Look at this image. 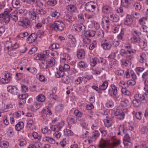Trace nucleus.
Returning <instances> with one entry per match:
<instances>
[{"instance_id":"nucleus-1","label":"nucleus","mask_w":148,"mask_h":148,"mask_svg":"<svg viewBox=\"0 0 148 148\" xmlns=\"http://www.w3.org/2000/svg\"><path fill=\"white\" fill-rule=\"evenodd\" d=\"M4 50L5 52V56L8 58L10 56H15V52L14 51L11 49H15L18 48L19 47V44L14 39H11L10 41H7L4 43Z\"/></svg>"},{"instance_id":"nucleus-2","label":"nucleus","mask_w":148,"mask_h":148,"mask_svg":"<svg viewBox=\"0 0 148 148\" xmlns=\"http://www.w3.org/2000/svg\"><path fill=\"white\" fill-rule=\"evenodd\" d=\"M94 15H89L87 17L88 21L87 24L88 27L90 28H95L98 29L100 27V25L95 21L91 19L94 18Z\"/></svg>"},{"instance_id":"nucleus-3","label":"nucleus","mask_w":148,"mask_h":148,"mask_svg":"<svg viewBox=\"0 0 148 148\" xmlns=\"http://www.w3.org/2000/svg\"><path fill=\"white\" fill-rule=\"evenodd\" d=\"M108 94L112 97L115 100L118 99L119 96L118 95L117 87L114 84H111L109 86L108 90Z\"/></svg>"},{"instance_id":"nucleus-4","label":"nucleus","mask_w":148,"mask_h":148,"mask_svg":"<svg viewBox=\"0 0 148 148\" xmlns=\"http://www.w3.org/2000/svg\"><path fill=\"white\" fill-rule=\"evenodd\" d=\"M65 27V24L61 21H56L51 25V27L56 31H62Z\"/></svg>"},{"instance_id":"nucleus-5","label":"nucleus","mask_w":148,"mask_h":148,"mask_svg":"<svg viewBox=\"0 0 148 148\" xmlns=\"http://www.w3.org/2000/svg\"><path fill=\"white\" fill-rule=\"evenodd\" d=\"M97 5V3L93 1H90L85 4V8L88 12H93L94 11Z\"/></svg>"},{"instance_id":"nucleus-6","label":"nucleus","mask_w":148,"mask_h":148,"mask_svg":"<svg viewBox=\"0 0 148 148\" xmlns=\"http://www.w3.org/2000/svg\"><path fill=\"white\" fill-rule=\"evenodd\" d=\"M65 123L64 121H61L56 125H51L50 128L53 131L58 132L64 126Z\"/></svg>"},{"instance_id":"nucleus-7","label":"nucleus","mask_w":148,"mask_h":148,"mask_svg":"<svg viewBox=\"0 0 148 148\" xmlns=\"http://www.w3.org/2000/svg\"><path fill=\"white\" fill-rule=\"evenodd\" d=\"M8 91L13 95H17L18 94L19 91L17 87L12 85H9L7 88Z\"/></svg>"},{"instance_id":"nucleus-8","label":"nucleus","mask_w":148,"mask_h":148,"mask_svg":"<svg viewBox=\"0 0 148 148\" xmlns=\"http://www.w3.org/2000/svg\"><path fill=\"white\" fill-rule=\"evenodd\" d=\"M102 22L103 24L102 27L105 30L106 32H108L110 29L109 25L110 24L109 20L106 17H103L102 18Z\"/></svg>"},{"instance_id":"nucleus-9","label":"nucleus","mask_w":148,"mask_h":148,"mask_svg":"<svg viewBox=\"0 0 148 148\" xmlns=\"http://www.w3.org/2000/svg\"><path fill=\"white\" fill-rule=\"evenodd\" d=\"M18 24L19 25L22 26L23 27L26 28L30 25V22L28 19L25 18L22 21H19Z\"/></svg>"},{"instance_id":"nucleus-10","label":"nucleus","mask_w":148,"mask_h":148,"mask_svg":"<svg viewBox=\"0 0 148 148\" xmlns=\"http://www.w3.org/2000/svg\"><path fill=\"white\" fill-rule=\"evenodd\" d=\"M72 28L75 30L80 32L84 31L85 29V26L82 23L80 24H75L73 25Z\"/></svg>"},{"instance_id":"nucleus-11","label":"nucleus","mask_w":148,"mask_h":148,"mask_svg":"<svg viewBox=\"0 0 148 148\" xmlns=\"http://www.w3.org/2000/svg\"><path fill=\"white\" fill-rule=\"evenodd\" d=\"M29 14L30 16V20L33 22L36 23L38 20V15L34 11L29 12Z\"/></svg>"},{"instance_id":"nucleus-12","label":"nucleus","mask_w":148,"mask_h":148,"mask_svg":"<svg viewBox=\"0 0 148 148\" xmlns=\"http://www.w3.org/2000/svg\"><path fill=\"white\" fill-rule=\"evenodd\" d=\"M101 45L103 49L106 50L110 49L112 46L111 44L107 42L106 40H103L102 41Z\"/></svg>"},{"instance_id":"nucleus-13","label":"nucleus","mask_w":148,"mask_h":148,"mask_svg":"<svg viewBox=\"0 0 148 148\" xmlns=\"http://www.w3.org/2000/svg\"><path fill=\"white\" fill-rule=\"evenodd\" d=\"M42 106V104L39 103L35 102L31 105L30 109L33 111H36L40 108Z\"/></svg>"},{"instance_id":"nucleus-14","label":"nucleus","mask_w":148,"mask_h":148,"mask_svg":"<svg viewBox=\"0 0 148 148\" xmlns=\"http://www.w3.org/2000/svg\"><path fill=\"white\" fill-rule=\"evenodd\" d=\"M64 71L62 69V67L60 66L58 68H57V71L55 74L56 77L58 78H60L64 76Z\"/></svg>"},{"instance_id":"nucleus-15","label":"nucleus","mask_w":148,"mask_h":148,"mask_svg":"<svg viewBox=\"0 0 148 148\" xmlns=\"http://www.w3.org/2000/svg\"><path fill=\"white\" fill-rule=\"evenodd\" d=\"M37 36L34 33L32 34L29 35L26 39L27 43H31L34 42L36 39Z\"/></svg>"},{"instance_id":"nucleus-16","label":"nucleus","mask_w":148,"mask_h":148,"mask_svg":"<svg viewBox=\"0 0 148 148\" xmlns=\"http://www.w3.org/2000/svg\"><path fill=\"white\" fill-rule=\"evenodd\" d=\"M133 0H121L122 6L125 8H128L132 3Z\"/></svg>"},{"instance_id":"nucleus-17","label":"nucleus","mask_w":148,"mask_h":148,"mask_svg":"<svg viewBox=\"0 0 148 148\" xmlns=\"http://www.w3.org/2000/svg\"><path fill=\"white\" fill-rule=\"evenodd\" d=\"M138 45L142 49L146 50L147 47V42L146 40L141 38L139 42Z\"/></svg>"},{"instance_id":"nucleus-18","label":"nucleus","mask_w":148,"mask_h":148,"mask_svg":"<svg viewBox=\"0 0 148 148\" xmlns=\"http://www.w3.org/2000/svg\"><path fill=\"white\" fill-rule=\"evenodd\" d=\"M116 53H115L112 52L108 56L109 60L111 62V64L113 63L114 65H116V61L114 59Z\"/></svg>"},{"instance_id":"nucleus-19","label":"nucleus","mask_w":148,"mask_h":148,"mask_svg":"<svg viewBox=\"0 0 148 148\" xmlns=\"http://www.w3.org/2000/svg\"><path fill=\"white\" fill-rule=\"evenodd\" d=\"M61 57L62 60L66 62H69L72 59L69 54L66 53H63Z\"/></svg>"},{"instance_id":"nucleus-20","label":"nucleus","mask_w":148,"mask_h":148,"mask_svg":"<svg viewBox=\"0 0 148 148\" xmlns=\"http://www.w3.org/2000/svg\"><path fill=\"white\" fill-rule=\"evenodd\" d=\"M133 19L131 16L127 15L125 19V20L124 22V24L130 26L133 22Z\"/></svg>"},{"instance_id":"nucleus-21","label":"nucleus","mask_w":148,"mask_h":148,"mask_svg":"<svg viewBox=\"0 0 148 148\" xmlns=\"http://www.w3.org/2000/svg\"><path fill=\"white\" fill-rule=\"evenodd\" d=\"M17 63L19 66L24 67H25L28 64V60L25 59L18 60L17 61Z\"/></svg>"},{"instance_id":"nucleus-22","label":"nucleus","mask_w":148,"mask_h":148,"mask_svg":"<svg viewBox=\"0 0 148 148\" xmlns=\"http://www.w3.org/2000/svg\"><path fill=\"white\" fill-rule=\"evenodd\" d=\"M146 55L145 53H141L140 54L138 58L139 62L141 63H144L146 62Z\"/></svg>"},{"instance_id":"nucleus-23","label":"nucleus","mask_w":148,"mask_h":148,"mask_svg":"<svg viewBox=\"0 0 148 148\" xmlns=\"http://www.w3.org/2000/svg\"><path fill=\"white\" fill-rule=\"evenodd\" d=\"M119 27L118 25L110 24L109 25L110 29L108 31L111 30L113 33H116L119 31Z\"/></svg>"},{"instance_id":"nucleus-24","label":"nucleus","mask_w":148,"mask_h":148,"mask_svg":"<svg viewBox=\"0 0 148 148\" xmlns=\"http://www.w3.org/2000/svg\"><path fill=\"white\" fill-rule=\"evenodd\" d=\"M78 58L82 59L84 58L85 56V52L82 49L78 50L77 52V54Z\"/></svg>"},{"instance_id":"nucleus-25","label":"nucleus","mask_w":148,"mask_h":148,"mask_svg":"<svg viewBox=\"0 0 148 148\" xmlns=\"http://www.w3.org/2000/svg\"><path fill=\"white\" fill-rule=\"evenodd\" d=\"M143 80L145 86H148V71L144 72L142 75Z\"/></svg>"},{"instance_id":"nucleus-26","label":"nucleus","mask_w":148,"mask_h":148,"mask_svg":"<svg viewBox=\"0 0 148 148\" xmlns=\"http://www.w3.org/2000/svg\"><path fill=\"white\" fill-rule=\"evenodd\" d=\"M12 7L15 8H19L21 6L20 0H12Z\"/></svg>"},{"instance_id":"nucleus-27","label":"nucleus","mask_w":148,"mask_h":148,"mask_svg":"<svg viewBox=\"0 0 148 148\" xmlns=\"http://www.w3.org/2000/svg\"><path fill=\"white\" fill-rule=\"evenodd\" d=\"M115 114L117 116V118L120 119H123L125 116L123 112L122 111H119L118 110H116Z\"/></svg>"},{"instance_id":"nucleus-28","label":"nucleus","mask_w":148,"mask_h":148,"mask_svg":"<svg viewBox=\"0 0 148 148\" xmlns=\"http://www.w3.org/2000/svg\"><path fill=\"white\" fill-rule=\"evenodd\" d=\"M42 140L44 142H48L54 144L56 143L55 140L52 138L49 137H44L43 138Z\"/></svg>"},{"instance_id":"nucleus-29","label":"nucleus","mask_w":148,"mask_h":148,"mask_svg":"<svg viewBox=\"0 0 148 148\" xmlns=\"http://www.w3.org/2000/svg\"><path fill=\"white\" fill-rule=\"evenodd\" d=\"M108 143H107L106 140L103 139H102L99 142V147L100 148H105V147H109V146L108 144Z\"/></svg>"},{"instance_id":"nucleus-30","label":"nucleus","mask_w":148,"mask_h":148,"mask_svg":"<svg viewBox=\"0 0 148 148\" xmlns=\"http://www.w3.org/2000/svg\"><path fill=\"white\" fill-rule=\"evenodd\" d=\"M141 38L134 36L131 37L130 39V42L133 44H138L140 41Z\"/></svg>"},{"instance_id":"nucleus-31","label":"nucleus","mask_w":148,"mask_h":148,"mask_svg":"<svg viewBox=\"0 0 148 148\" xmlns=\"http://www.w3.org/2000/svg\"><path fill=\"white\" fill-rule=\"evenodd\" d=\"M66 9L68 11L71 12H74L76 10V6L72 4L68 5L66 7Z\"/></svg>"},{"instance_id":"nucleus-32","label":"nucleus","mask_w":148,"mask_h":148,"mask_svg":"<svg viewBox=\"0 0 148 148\" xmlns=\"http://www.w3.org/2000/svg\"><path fill=\"white\" fill-rule=\"evenodd\" d=\"M106 141L107 143H108V144L109 146V147L110 148H115L116 145L119 144L121 142L120 140H115L114 142L113 143H110L108 140H106Z\"/></svg>"},{"instance_id":"nucleus-33","label":"nucleus","mask_w":148,"mask_h":148,"mask_svg":"<svg viewBox=\"0 0 148 148\" xmlns=\"http://www.w3.org/2000/svg\"><path fill=\"white\" fill-rule=\"evenodd\" d=\"M36 76V77L41 82H45L47 81V79L41 73H37Z\"/></svg>"},{"instance_id":"nucleus-34","label":"nucleus","mask_w":148,"mask_h":148,"mask_svg":"<svg viewBox=\"0 0 148 148\" xmlns=\"http://www.w3.org/2000/svg\"><path fill=\"white\" fill-rule=\"evenodd\" d=\"M69 137L68 136H66L65 138H63L62 140L60 142V144L62 147H64L66 144L69 143Z\"/></svg>"},{"instance_id":"nucleus-35","label":"nucleus","mask_w":148,"mask_h":148,"mask_svg":"<svg viewBox=\"0 0 148 148\" xmlns=\"http://www.w3.org/2000/svg\"><path fill=\"white\" fill-rule=\"evenodd\" d=\"M112 11V8L108 5L103 6L102 8V12L104 13H109Z\"/></svg>"},{"instance_id":"nucleus-36","label":"nucleus","mask_w":148,"mask_h":148,"mask_svg":"<svg viewBox=\"0 0 148 148\" xmlns=\"http://www.w3.org/2000/svg\"><path fill=\"white\" fill-rule=\"evenodd\" d=\"M73 47L72 45L70 42L67 41L63 46V49H65L68 52H71V48Z\"/></svg>"},{"instance_id":"nucleus-37","label":"nucleus","mask_w":148,"mask_h":148,"mask_svg":"<svg viewBox=\"0 0 148 148\" xmlns=\"http://www.w3.org/2000/svg\"><path fill=\"white\" fill-rule=\"evenodd\" d=\"M104 123L105 126L109 127L110 126L112 123V119L109 117H106V118L104 120Z\"/></svg>"},{"instance_id":"nucleus-38","label":"nucleus","mask_w":148,"mask_h":148,"mask_svg":"<svg viewBox=\"0 0 148 148\" xmlns=\"http://www.w3.org/2000/svg\"><path fill=\"white\" fill-rule=\"evenodd\" d=\"M114 105V103L112 99L108 100L106 102L105 106L108 108L113 107Z\"/></svg>"},{"instance_id":"nucleus-39","label":"nucleus","mask_w":148,"mask_h":148,"mask_svg":"<svg viewBox=\"0 0 148 148\" xmlns=\"http://www.w3.org/2000/svg\"><path fill=\"white\" fill-rule=\"evenodd\" d=\"M24 124L23 122H19L16 125L15 129L17 131H20L24 127Z\"/></svg>"},{"instance_id":"nucleus-40","label":"nucleus","mask_w":148,"mask_h":148,"mask_svg":"<svg viewBox=\"0 0 148 148\" xmlns=\"http://www.w3.org/2000/svg\"><path fill=\"white\" fill-rule=\"evenodd\" d=\"M95 31L91 30L86 31L84 33L85 36L86 37H94L95 35Z\"/></svg>"},{"instance_id":"nucleus-41","label":"nucleus","mask_w":148,"mask_h":148,"mask_svg":"<svg viewBox=\"0 0 148 148\" xmlns=\"http://www.w3.org/2000/svg\"><path fill=\"white\" fill-rule=\"evenodd\" d=\"M110 20L113 22H117L119 20V16L116 14H112L110 15Z\"/></svg>"},{"instance_id":"nucleus-42","label":"nucleus","mask_w":148,"mask_h":148,"mask_svg":"<svg viewBox=\"0 0 148 148\" xmlns=\"http://www.w3.org/2000/svg\"><path fill=\"white\" fill-rule=\"evenodd\" d=\"M130 104L129 101L126 99H124L121 101V106L124 109V108L127 107Z\"/></svg>"},{"instance_id":"nucleus-43","label":"nucleus","mask_w":148,"mask_h":148,"mask_svg":"<svg viewBox=\"0 0 148 148\" xmlns=\"http://www.w3.org/2000/svg\"><path fill=\"white\" fill-rule=\"evenodd\" d=\"M41 112L43 116H45V115H51L52 113L51 110L48 108L43 109Z\"/></svg>"},{"instance_id":"nucleus-44","label":"nucleus","mask_w":148,"mask_h":148,"mask_svg":"<svg viewBox=\"0 0 148 148\" xmlns=\"http://www.w3.org/2000/svg\"><path fill=\"white\" fill-rule=\"evenodd\" d=\"M9 146V142L6 140H3L0 141V147L1 148H7Z\"/></svg>"},{"instance_id":"nucleus-45","label":"nucleus","mask_w":148,"mask_h":148,"mask_svg":"<svg viewBox=\"0 0 148 148\" xmlns=\"http://www.w3.org/2000/svg\"><path fill=\"white\" fill-rule=\"evenodd\" d=\"M0 18H3V20L6 23L9 22L10 20V17L9 15H4L3 14H0Z\"/></svg>"},{"instance_id":"nucleus-46","label":"nucleus","mask_w":148,"mask_h":148,"mask_svg":"<svg viewBox=\"0 0 148 148\" xmlns=\"http://www.w3.org/2000/svg\"><path fill=\"white\" fill-rule=\"evenodd\" d=\"M146 95V94L142 95L137 94L135 95L134 98L135 99H138L141 101H144L145 100V96Z\"/></svg>"},{"instance_id":"nucleus-47","label":"nucleus","mask_w":148,"mask_h":148,"mask_svg":"<svg viewBox=\"0 0 148 148\" xmlns=\"http://www.w3.org/2000/svg\"><path fill=\"white\" fill-rule=\"evenodd\" d=\"M45 58V56L42 54L37 53L35 54L34 56V58L35 60H41Z\"/></svg>"},{"instance_id":"nucleus-48","label":"nucleus","mask_w":148,"mask_h":148,"mask_svg":"<svg viewBox=\"0 0 148 148\" xmlns=\"http://www.w3.org/2000/svg\"><path fill=\"white\" fill-rule=\"evenodd\" d=\"M130 138L128 135L126 134L123 138V143L125 145L127 146L128 144L130 143Z\"/></svg>"},{"instance_id":"nucleus-49","label":"nucleus","mask_w":148,"mask_h":148,"mask_svg":"<svg viewBox=\"0 0 148 148\" xmlns=\"http://www.w3.org/2000/svg\"><path fill=\"white\" fill-rule=\"evenodd\" d=\"M47 65L49 66H53L55 64V60L53 58H51L50 59L47 60Z\"/></svg>"},{"instance_id":"nucleus-50","label":"nucleus","mask_w":148,"mask_h":148,"mask_svg":"<svg viewBox=\"0 0 148 148\" xmlns=\"http://www.w3.org/2000/svg\"><path fill=\"white\" fill-rule=\"evenodd\" d=\"M69 38L71 40V45L73 47H75L77 41L75 38L71 35H69L68 36Z\"/></svg>"},{"instance_id":"nucleus-51","label":"nucleus","mask_w":148,"mask_h":148,"mask_svg":"<svg viewBox=\"0 0 148 148\" xmlns=\"http://www.w3.org/2000/svg\"><path fill=\"white\" fill-rule=\"evenodd\" d=\"M139 24L143 26L147 24L148 22L146 17H142L138 21Z\"/></svg>"},{"instance_id":"nucleus-52","label":"nucleus","mask_w":148,"mask_h":148,"mask_svg":"<svg viewBox=\"0 0 148 148\" xmlns=\"http://www.w3.org/2000/svg\"><path fill=\"white\" fill-rule=\"evenodd\" d=\"M34 126V123L33 120L29 119L27 121V127L31 130Z\"/></svg>"},{"instance_id":"nucleus-53","label":"nucleus","mask_w":148,"mask_h":148,"mask_svg":"<svg viewBox=\"0 0 148 148\" xmlns=\"http://www.w3.org/2000/svg\"><path fill=\"white\" fill-rule=\"evenodd\" d=\"M36 99L39 102H42L45 100V97L43 95L40 94L37 96Z\"/></svg>"},{"instance_id":"nucleus-54","label":"nucleus","mask_w":148,"mask_h":148,"mask_svg":"<svg viewBox=\"0 0 148 148\" xmlns=\"http://www.w3.org/2000/svg\"><path fill=\"white\" fill-rule=\"evenodd\" d=\"M98 61V59L96 58H92L90 60V65L92 66H94Z\"/></svg>"},{"instance_id":"nucleus-55","label":"nucleus","mask_w":148,"mask_h":148,"mask_svg":"<svg viewBox=\"0 0 148 148\" xmlns=\"http://www.w3.org/2000/svg\"><path fill=\"white\" fill-rule=\"evenodd\" d=\"M108 86V83L106 81H104L102 84L99 86V89L101 90H106Z\"/></svg>"},{"instance_id":"nucleus-56","label":"nucleus","mask_w":148,"mask_h":148,"mask_svg":"<svg viewBox=\"0 0 148 148\" xmlns=\"http://www.w3.org/2000/svg\"><path fill=\"white\" fill-rule=\"evenodd\" d=\"M60 48V45L58 43L53 44L51 45L49 47V49L52 50L53 49H58Z\"/></svg>"},{"instance_id":"nucleus-57","label":"nucleus","mask_w":148,"mask_h":148,"mask_svg":"<svg viewBox=\"0 0 148 148\" xmlns=\"http://www.w3.org/2000/svg\"><path fill=\"white\" fill-rule=\"evenodd\" d=\"M127 125V127L126 128V130L127 131H133L134 130V123L133 122H131L128 123Z\"/></svg>"},{"instance_id":"nucleus-58","label":"nucleus","mask_w":148,"mask_h":148,"mask_svg":"<svg viewBox=\"0 0 148 148\" xmlns=\"http://www.w3.org/2000/svg\"><path fill=\"white\" fill-rule=\"evenodd\" d=\"M17 13L21 15H26L27 14V12L25 9H21L17 10Z\"/></svg>"},{"instance_id":"nucleus-59","label":"nucleus","mask_w":148,"mask_h":148,"mask_svg":"<svg viewBox=\"0 0 148 148\" xmlns=\"http://www.w3.org/2000/svg\"><path fill=\"white\" fill-rule=\"evenodd\" d=\"M67 121L69 125L72 123H75L76 122V121L75 120L74 117L71 116H70L68 117L67 119Z\"/></svg>"},{"instance_id":"nucleus-60","label":"nucleus","mask_w":148,"mask_h":148,"mask_svg":"<svg viewBox=\"0 0 148 148\" xmlns=\"http://www.w3.org/2000/svg\"><path fill=\"white\" fill-rule=\"evenodd\" d=\"M65 19L68 22H71L74 21V18L71 15H66L65 17Z\"/></svg>"},{"instance_id":"nucleus-61","label":"nucleus","mask_w":148,"mask_h":148,"mask_svg":"<svg viewBox=\"0 0 148 148\" xmlns=\"http://www.w3.org/2000/svg\"><path fill=\"white\" fill-rule=\"evenodd\" d=\"M121 65L125 66H127L129 64H131V62L127 60H121Z\"/></svg>"},{"instance_id":"nucleus-62","label":"nucleus","mask_w":148,"mask_h":148,"mask_svg":"<svg viewBox=\"0 0 148 148\" xmlns=\"http://www.w3.org/2000/svg\"><path fill=\"white\" fill-rule=\"evenodd\" d=\"M132 101L133 104L134 106L138 107L140 105L141 102L140 101H138V99H135Z\"/></svg>"},{"instance_id":"nucleus-63","label":"nucleus","mask_w":148,"mask_h":148,"mask_svg":"<svg viewBox=\"0 0 148 148\" xmlns=\"http://www.w3.org/2000/svg\"><path fill=\"white\" fill-rule=\"evenodd\" d=\"M78 18L79 21L82 24L85 21L84 14L82 13H80L78 15Z\"/></svg>"},{"instance_id":"nucleus-64","label":"nucleus","mask_w":148,"mask_h":148,"mask_svg":"<svg viewBox=\"0 0 148 148\" xmlns=\"http://www.w3.org/2000/svg\"><path fill=\"white\" fill-rule=\"evenodd\" d=\"M32 136L35 139H37L39 140L41 139V136L36 132H33L32 134Z\"/></svg>"}]
</instances>
